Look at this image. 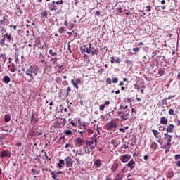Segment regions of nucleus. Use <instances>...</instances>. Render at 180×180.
Returning a JSON list of instances; mask_svg holds the SVG:
<instances>
[{"label": "nucleus", "instance_id": "nucleus-59", "mask_svg": "<svg viewBox=\"0 0 180 180\" xmlns=\"http://www.w3.org/2000/svg\"><path fill=\"white\" fill-rule=\"evenodd\" d=\"M75 83L77 84V85L81 84V79H76Z\"/></svg>", "mask_w": 180, "mask_h": 180}, {"label": "nucleus", "instance_id": "nucleus-35", "mask_svg": "<svg viewBox=\"0 0 180 180\" xmlns=\"http://www.w3.org/2000/svg\"><path fill=\"white\" fill-rule=\"evenodd\" d=\"M86 49H88V47L84 45L83 47L81 48L82 53H86Z\"/></svg>", "mask_w": 180, "mask_h": 180}, {"label": "nucleus", "instance_id": "nucleus-29", "mask_svg": "<svg viewBox=\"0 0 180 180\" xmlns=\"http://www.w3.org/2000/svg\"><path fill=\"white\" fill-rule=\"evenodd\" d=\"M64 134H65V136H70V134H72V131L69 129L65 130Z\"/></svg>", "mask_w": 180, "mask_h": 180}, {"label": "nucleus", "instance_id": "nucleus-11", "mask_svg": "<svg viewBox=\"0 0 180 180\" xmlns=\"http://www.w3.org/2000/svg\"><path fill=\"white\" fill-rule=\"evenodd\" d=\"M78 123L80 126V129H86V122H81V118H78Z\"/></svg>", "mask_w": 180, "mask_h": 180}, {"label": "nucleus", "instance_id": "nucleus-43", "mask_svg": "<svg viewBox=\"0 0 180 180\" xmlns=\"http://www.w3.org/2000/svg\"><path fill=\"white\" fill-rule=\"evenodd\" d=\"M58 32H59V33H64V32H65L64 27H60L58 30Z\"/></svg>", "mask_w": 180, "mask_h": 180}, {"label": "nucleus", "instance_id": "nucleus-2", "mask_svg": "<svg viewBox=\"0 0 180 180\" xmlns=\"http://www.w3.org/2000/svg\"><path fill=\"white\" fill-rule=\"evenodd\" d=\"M165 140L167 141V143L165 144V147H168L171 146V139H172V136L168 134V133L164 134Z\"/></svg>", "mask_w": 180, "mask_h": 180}, {"label": "nucleus", "instance_id": "nucleus-32", "mask_svg": "<svg viewBox=\"0 0 180 180\" xmlns=\"http://www.w3.org/2000/svg\"><path fill=\"white\" fill-rule=\"evenodd\" d=\"M91 46H92V44H89V46L86 49V53L88 54H91V51H92V49H91Z\"/></svg>", "mask_w": 180, "mask_h": 180}, {"label": "nucleus", "instance_id": "nucleus-64", "mask_svg": "<svg viewBox=\"0 0 180 180\" xmlns=\"http://www.w3.org/2000/svg\"><path fill=\"white\" fill-rule=\"evenodd\" d=\"M175 98V96H169L168 98H167V100H171L172 98Z\"/></svg>", "mask_w": 180, "mask_h": 180}, {"label": "nucleus", "instance_id": "nucleus-20", "mask_svg": "<svg viewBox=\"0 0 180 180\" xmlns=\"http://www.w3.org/2000/svg\"><path fill=\"white\" fill-rule=\"evenodd\" d=\"M38 122H39V119H36V117H34V114H32L31 123H37Z\"/></svg>", "mask_w": 180, "mask_h": 180}, {"label": "nucleus", "instance_id": "nucleus-36", "mask_svg": "<svg viewBox=\"0 0 180 180\" xmlns=\"http://www.w3.org/2000/svg\"><path fill=\"white\" fill-rule=\"evenodd\" d=\"M51 175H52V178H53V179H57L58 174H56L54 172H51Z\"/></svg>", "mask_w": 180, "mask_h": 180}, {"label": "nucleus", "instance_id": "nucleus-27", "mask_svg": "<svg viewBox=\"0 0 180 180\" xmlns=\"http://www.w3.org/2000/svg\"><path fill=\"white\" fill-rule=\"evenodd\" d=\"M49 53L50 56H52L53 57H57V53L56 52H53V49H50Z\"/></svg>", "mask_w": 180, "mask_h": 180}, {"label": "nucleus", "instance_id": "nucleus-5", "mask_svg": "<svg viewBox=\"0 0 180 180\" xmlns=\"http://www.w3.org/2000/svg\"><path fill=\"white\" fill-rule=\"evenodd\" d=\"M131 155L129 154H125L120 158V160L122 162L126 163V162H128L131 160Z\"/></svg>", "mask_w": 180, "mask_h": 180}, {"label": "nucleus", "instance_id": "nucleus-17", "mask_svg": "<svg viewBox=\"0 0 180 180\" xmlns=\"http://www.w3.org/2000/svg\"><path fill=\"white\" fill-rule=\"evenodd\" d=\"M94 165H96L98 167H101L102 165V162L101 161V159H96L94 161Z\"/></svg>", "mask_w": 180, "mask_h": 180}, {"label": "nucleus", "instance_id": "nucleus-23", "mask_svg": "<svg viewBox=\"0 0 180 180\" xmlns=\"http://www.w3.org/2000/svg\"><path fill=\"white\" fill-rule=\"evenodd\" d=\"M64 164H65V162H64V160H60L59 163H58V168H62Z\"/></svg>", "mask_w": 180, "mask_h": 180}, {"label": "nucleus", "instance_id": "nucleus-6", "mask_svg": "<svg viewBox=\"0 0 180 180\" xmlns=\"http://www.w3.org/2000/svg\"><path fill=\"white\" fill-rule=\"evenodd\" d=\"M75 143L78 147H81V146H84L85 144V141L80 137H77L75 139Z\"/></svg>", "mask_w": 180, "mask_h": 180}, {"label": "nucleus", "instance_id": "nucleus-49", "mask_svg": "<svg viewBox=\"0 0 180 180\" xmlns=\"http://www.w3.org/2000/svg\"><path fill=\"white\" fill-rule=\"evenodd\" d=\"M115 63L116 64H120V58H117V59H115Z\"/></svg>", "mask_w": 180, "mask_h": 180}, {"label": "nucleus", "instance_id": "nucleus-3", "mask_svg": "<svg viewBox=\"0 0 180 180\" xmlns=\"http://www.w3.org/2000/svg\"><path fill=\"white\" fill-rule=\"evenodd\" d=\"M65 162L67 168L70 167H72V165L74 164V162L72 161V158H71V156L67 157L65 159Z\"/></svg>", "mask_w": 180, "mask_h": 180}, {"label": "nucleus", "instance_id": "nucleus-53", "mask_svg": "<svg viewBox=\"0 0 180 180\" xmlns=\"http://www.w3.org/2000/svg\"><path fill=\"white\" fill-rule=\"evenodd\" d=\"M127 108H129V106L128 105H120V109H124V110H126V109H127Z\"/></svg>", "mask_w": 180, "mask_h": 180}, {"label": "nucleus", "instance_id": "nucleus-62", "mask_svg": "<svg viewBox=\"0 0 180 180\" xmlns=\"http://www.w3.org/2000/svg\"><path fill=\"white\" fill-rule=\"evenodd\" d=\"M174 158H175V160H180V155L179 154V155H176L174 156Z\"/></svg>", "mask_w": 180, "mask_h": 180}, {"label": "nucleus", "instance_id": "nucleus-39", "mask_svg": "<svg viewBox=\"0 0 180 180\" xmlns=\"http://www.w3.org/2000/svg\"><path fill=\"white\" fill-rule=\"evenodd\" d=\"M111 143L113 144L114 147H117L118 144L117 142H116V141L115 140H111Z\"/></svg>", "mask_w": 180, "mask_h": 180}, {"label": "nucleus", "instance_id": "nucleus-4", "mask_svg": "<svg viewBox=\"0 0 180 180\" xmlns=\"http://www.w3.org/2000/svg\"><path fill=\"white\" fill-rule=\"evenodd\" d=\"M129 116H130V110H127L122 113V115H121V121L123 122V120H127Z\"/></svg>", "mask_w": 180, "mask_h": 180}, {"label": "nucleus", "instance_id": "nucleus-28", "mask_svg": "<svg viewBox=\"0 0 180 180\" xmlns=\"http://www.w3.org/2000/svg\"><path fill=\"white\" fill-rule=\"evenodd\" d=\"M156 139H158V142L160 144V146L162 144V136L161 135L158 136Z\"/></svg>", "mask_w": 180, "mask_h": 180}, {"label": "nucleus", "instance_id": "nucleus-38", "mask_svg": "<svg viewBox=\"0 0 180 180\" xmlns=\"http://www.w3.org/2000/svg\"><path fill=\"white\" fill-rule=\"evenodd\" d=\"M125 63L127 65H133V62H131V60H126Z\"/></svg>", "mask_w": 180, "mask_h": 180}, {"label": "nucleus", "instance_id": "nucleus-60", "mask_svg": "<svg viewBox=\"0 0 180 180\" xmlns=\"http://www.w3.org/2000/svg\"><path fill=\"white\" fill-rule=\"evenodd\" d=\"M63 85L64 86L68 85V82H67L66 80L63 81Z\"/></svg>", "mask_w": 180, "mask_h": 180}, {"label": "nucleus", "instance_id": "nucleus-30", "mask_svg": "<svg viewBox=\"0 0 180 180\" xmlns=\"http://www.w3.org/2000/svg\"><path fill=\"white\" fill-rule=\"evenodd\" d=\"M152 132L153 133L155 137H156V138L158 137V135L160 134V133L158 132V130L153 129V130H152Z\"/></svg>", "mask_w": 180, "mask_h": 180}, {"label": "nucleus", "instance_id": "nucleus-14", "mask_svg": "<svg viewBox=\"0 0 180 180\" xmlns=\"http://www.w3.org/2000/svg\"><path fill=\"white\" fill-rule=\"evenodd\" d=\"M90 54H92V56H98V54H99V48L92 49Z\"/></svg>", "mask_w": 180, "mask_h": 180}, {"label": "nucleus", "instance_id": "nucleus-25", "mask_svg": "<svg viewBox=\"0 0 180 180\" xmlns=\"http://www.w3.org/2000/svg\"><path fill=\"white\" fill-rule=\"evenodd\" d=\"M158 147V145L155 142H152L150 143V148H153V150H155Z\"/></svg>", "mask_w": 180, "mask_h": 180}, {"label": "nucleus", "instance_id": "nucleus-31", "mask_svg": "<svg viewBox=\"0 0 180 180\" xmlns=\"http://www.w3.org/2000/svg\"><path fill=\"white\" fill-rule=\"evenodd\" d=\"M15 60L16 64H19V62H20V60H19V54H18V53L15 54Z\"/></svg>", "mask_w": 180, "mask_h": 180}, {"label": "nucleus", "instance_id": "nucleus-19", "mask_svg": "<svg viewBox=\"0 0 180 180\" xmlns=\"http://www.w3.org/2000/svg\"><path fill=\"white\" fill-rule=\"evenodd\" d=\"M160 123L161 124H167V123H168V119L166 118L165 117H162L160 119Z\"/></svg>", "mask_w": 180, "mask_h": 180}, {"label": "nucleus", "instance_id": "nucleus-26", "mask_svg": "<svg viewBox=\"0 0 180 180\" xmlns=\"http://www.w3.org/2000/svg\"><path fill=\"white\" fill-rule=\"evenodd\" d=\"M85 142H86V145L89 146H92L94 143V140H91V141L86 140Z\"/></svg>", "mask_w": 180, "mask_h": 180}, {"label": "nucleus", "instance_id": "nucleus-12", "mask_svg": "<svg viewBox=\"0 0 180 180\" xmlns=\"http://www.w3.org/2000/svg\"><path fill=\"white\" fill-rule=\"evenodd\" d=\"M6 60H8V58L6 57V54L5 53H1L0 55V61H2L4 64L6 62Z\"/></svg>", "mask_w": 180, "mask_h": 180}, {"label": "nucleus", "instance_id": "nucleus-22", "mask_svg": "<svg viewBox=\"0 0 180 180\" xmlns=\"http://www.w3.org/2000/svg\"><path fill=\"white\" fill-rule=\"evenodd\" d=\"M136 143H137V140L136 139V136H133L131 139V146H136Z\"/></svg>", "mask_w": 180, "mask_h": 180}, {"label": "nucleus", "instance_id": "nucleus-1", "mask_svg": "<svg viewBox=\"0 0 180 180\" xmlns=\"http://www.w3.org/2000/svg\"><path fill=\"white\" fill-rule=\"evenodd\" d=\"M39 66L32 65L29 68H27L25 71L26 75L30 77V79L28 80V82H33V79H34V76L39 74Z\"/></svg>", "mask_w": 180, "mask_h": 180}, {"label": "nucleus", "instance_id": "nucleus-40", "mask_svg": "<svg viewBox=\"0 0 180 180\" xmlns=\"http://www.w3.org/2000/svg\"><path fill=\"white\" fill-rule=\"evenodd\" d=\"M167 98H165V99L161 100L162 105H167Z\"/></svg>", "mask_w": 180, "mask_h": 180}, {"label": "nucleus", "instance_id": "nucleus-45", "mask_svg": "<svg viewBox=\"0 0 180 180\" xmlns=\"http://www.w3.org/2000/svg\"><path fill=\"white\" fill-rule=\"evenodd\" d=\"M106 84H108V85H110V84H112V79L110 78H107Z\"/></svg>", "mask_w": 180, "mask_h": 180}, {"label": "nucleus", "instance_id": "nucleus-56", "mask_svg": "<svg viewBox=\"0 0 180 180\" xmlns=\"http://www.w3.org/2000/svg\"><path fill=\"white\" fill-rule=\"evenodd\" d=\"M119 131H121V133H126V131L124 130V128H120Z\"/></svg>", "mask_w": 180, "mask_h": 180}, {"label": "nucleus", "instance_id": "nucleus-42", "mask_svg": "<svg viewBox=\"0 0 180 180\" xmlns=\"http://www.w3.org/2000/svg\"><path fill=\"white\" fill-rule=\"evenodd\" d=\"M118 81H119V79H117V77L112 78V83L113 84H117Z\"/></svg>", "mask_w": 180, "mask_h": 180}, {"label": "nucleus", "instance_id": "nucleus-46", "mask_svg": "<svg viewBox=\"0 0 180 180\" xmlns=\"http://www.w3.org/2000/svg\"><path fill=\"white\" fill-rule=\"evenodd\" d=\"M29 134L31 137H33V136H34V131L33 130H30L29 131Z\"/></svg>", "mask_w": 180, "mask_h": 180}, {"label": "nucleus", "instance_id": "nucleus-54", "mask_svg": "<svg viewBox=\"0 0 180 180\" xmlns=\"http://www.w3.org/2000/svg\"><path fill=\"white\" fill-rule=\"evenodd\" d=\"M70 92H71V87H68L67 96H68V95H70Z\"/></svg>", "mask_w": 180, "mask_h": 180}, {"label": "nucleus", "instance_id": "nucleus-15", "mask_svg": "<svg viewBox=\"0 0 180 180\" xmlns=\"http://www.w3.org/2000/svg\"><path fill=\"white\" fill-rule=\"evenodd\" d=\"M49 11H57V6L54 4H48Z\"/></svg>", "mask_w": 180, "mask_h": 180}, {"label": "nucleus", "instance_id": "nucleus-33", "mask_svg": "<svg viewBox=\"0 0 180 180\" xmlns=\"http://www.w3.org/2000/svg\"><path fill=\"white\" fill-rule=\"evenodd\" d=\"M169 115H170V116H174L175 115V111H174V109L170 108L169 110Z\"/></svg>", "mask_w": 180, "mask_h": 180}, {"label": "nucleus", "instance_id": "nucleus-16", "mask_svg": "<svg viewBox=\"0 0 180 180\" xmlns=\"http://www.w3.org/2000/svg\"><path fill=\"white\" fill-rule=\"evenodd\" d=\"M119 168V164L118 163H115L114 165H112V166L111 167V171H112L113 172H116V170Z\"/></svg>", "mask_w": 180, "mask_h": 180}, {"label": "nucleus", "instance_id": "nucleus-18", "mask_svg": "<svg viewBox=\"0 0 180 180\" xmlns=\"http://www.w3.org/2000/svg\"><path fill=\"white\" fill-rule=\"evenodd\" d=\"M3 82H4V84H9V82H11V77L8 76H4Z\"/></svg>", "mask_w": 180, "mask_h": 180}, {"label": "nucleus", "instance_id": "nucleus-24", "mask_svg": "<svg viewBox=\"0 0 180 180\" xmlns=\"http://www.w3.org/2000/svg\"><path fill=\"white\" fill-rule=\"evenodd\" d=\"M15 14L17 15V16H20V15H22V11L20 10V8H16Z\"/></svg>", "mask_w": 180, "mask_h": 180}, {"label": "nucleus", "instance_id": "nucleus-7", "mask_svg": "<svg viewBox=\"0 0 180 180\" xmlns=\"http://www.w3.org/2000/svg\"><path fill=\"white\" fill-rule=\"evenodd\" d=\"M0 157L4 158V157H7V158H11V152L9 150H3L1 152Z\"/></svg>", "mask_w": 180, "mask_h": 180}, {"label": "nucleus", "instance_id": "nucleus-63", "mask_svg": "<svg viewBox=\"0 0 180 180\" xmlns=\"http://www.w3.org/2000/svg\"><path fill=\"white\" fill-rule=\"evenodd\" d=\"M0 25H5V20H0Z\"/></svg>", "mask_w": 180, "mask_h": 180}, {"label": "nucleus", "instance_id": "nucleus-21", "mask_svg": "<svg viewBox=\"0 0 180 180\" xmlns=\"http://www.w3.org/2000/svg\"><path fill=\"white\" fill-rule=\"evenodd\" d=\"M4 122L8 123V122H11V115L6 114L4 117Z\"/></svg>", "mask_w": 180, "mask_h": 180}, {"label": "nucleus", "instance_id": "nucleus-51", "mask_svg": "<svg viewBox=\"0 0 180 180\" xmlns=\"http://www.w3.org/2000/svg\"><path fill=\"white\" fill-rule=\"evenodd\" d=\"M39 58L41 60H43V58H44V56L43 55V53H41V52L39 53Z\"/></svg>", "mask_w": 180, "mask_h": 180}, {"label": "nucleus", "instance_id": "nucleus-52", "mask_svg": "<svg viewBox=\"0 0 180 180\" xmlns=\"http://www.w3.org/2000/svg\"><path fill=\"white\" fill-rule=\"evenodd\" d=\"M75 155L76 157H78V155H84V153H79V151H76Z\"/></svg>", "mask_w": 180, "mask_h": 180}, {"label": "nucleus", "instance_id": "nucleus-10", "mask_svg": "<svg viewBox=\"0 0 180 180\" xmlns=\"http://www.w3.org/2000/svg\"><path fill=\"white\" fill-rule=\"evenodd\" d=\"M136 165V162L134 160H131L127 165L126 166L128 167V168H131V169H133Z\"/></svg>", "mask_w": 180, "mask_h": 180}, {"label": "nucleus", "instance_id": "nucleus-48", "mask_svg": "<svg viewBox=\"0 0 180 180\" xmlns=\"http://www.w3.org/2000/svg\"><path fill=\"white\" fill-rule=\"evenodd\" d=\"M31 171H32V174H35L37 175H39V172H37V170H36L34 169H32Z\"/></svg>", "mask_w": 180, "mask_h": 180}, {"label": "nucleus", "instance_id": "nucleus-47", "mask_svg": "<svg viewBox=\"0 0 180 180\" xmlns=\"http://www.w3.org/2000/svg\"><path fill=\"white\" fill-rule=\"evenodd\" d=\"M146 12H151V6H146Z\"/></svg>", "mask_w": 180, "mask_h": 180}, {"label": "nucleus", "instance_id": "nucleus-8", "mask_svg": "<svg viewBox=\"0 0 180 180\" xmlns=\"http://www.w3.org/2000/svg\"><path fill=\"white\" fill-rule=\"evenodd\" d=\"M117 124L115 121H110L108 124V130H112V129L116 128Z\"/></svg>", "mask_w": 180, "mask_h": 180}, {"label": "nucleus", "instance_id": "nucleus-50", "mask_svg": "<svg viewBox=\"0 0 180 180\" xmlns=\"http://www.w3.org/2000/svg\"><path fill=\"white\" fill-rule=\"evenodd\" d=\"M99 109H100V110H101V111L105 110V105H104V104L101 105Z\"/></svg>", "mask_w": 180, "mask_h": 180}, {"label": "nucleus", "instance_id": "nucleus-37", "mask_svg": "<svg viewBox=\"0 0 180 180\" xmlns=\"http://www.w3.org/2000/svg\"><path fill=\"white\" fill-rule=\"evenodd\" d=\"M57 57L56 58H52L51 60H50V62L51 63H53V64H56V63H57Z\"/></svg>", "mask_w": 180, "mask_h": 180}, {"label": "nucleus", "instance_id": "nucleus-9", "mask_svg": "<svg viewBox=\"0 0 180 180\" xmlns=\"http://www.w3.org/2000/svg\"><path fill=\"white\" fill-rule=\"evenodd\" d=\"M167 133H174V130H175V126L172 124H170L167 127Z\"/></svg>", "mask_w": 180, "mask_h": 180}, {"label": "nucleus", "instance_id": "nucleus-41", "mask_svg": "<svg viewBox=\"0 0 180 180\" xmlns=\"http://www.w3.org/2000/svg\"><path fill=\"white\" fill-rule=\"evenodd\" d=\"M5 37H4V39H2L1 41H0V44L1 46H5Z\"/></svg>", "mask_w": 180, "mask_h": 180}, {"label": "nucleus", "instance_id": "nucleus-44", "mask_svg": "<svg viewBox=\"0 0 180 180\" xmlns=\"http://www.w3.org/2000/svg\"><path fill=\"white\" fill-rule=\"evenodd\" d=\"M75 161L77 165H81V161L79 160V158H76Z\"/></svg>", "mask_w": 180, "mask_h": 180}, {"label": "nucleus", "instance_id": "nucleus-57", "mask_svg": "<svg viewBox=\"0 0 180 180\" xmlns=\"http://www.w3.org/2000/svg\"><path fill=\"white\" fill-rule=\"evenodd\" d=\"M73 86L75 87V88H76V89H78L79 87L78 86V84H77L76 82H75L73 84Z\"/></svg>", "mask_w": 180, "mask_h": 180}, {"label": "nucleus", "instance_id": "nucleus-34", "mask_svg": "<svg viewBox=\"0 0 180 180\" xmlns=\"http://www.w3.org/2000/svg\"><path fill=\"white\" fill-rule=\"evenodd\" d=\"M41 18H47V12L46 11H42L41 13Z\"/></svg>", "mask_w": 180, "mask_h": 180}, {"label": "nucleus", "instance_id": "nucleus-61", "mask_svg": "<svg viewBox=\"0 0 180 180\" xmlns=\"http://www.w3.org/2000/svg\"><path fill=\"white\" fill-rule=\"evenodd\" d=\"M8 18V15H5L3 16V20H4L5 22H6V19Z\"/></svg>", "mask_w": 180, "mask_h": 180}, {"label": "nucleus", "instance_id": "nucleus-55", "mask_svg": "<svg viewBox=\"0 0 180 180\" xmlns=\"http://www.w3.org/2000/svg\"><path fill=\"white\" fill-rule=\"evenodd\" d=\"M134 86L135 89H138V90L140 89V86L139 84H134Z\"/></svg>", "mask_w": 180, "mask_h": 180}, {"label": "nucleus", "instance_id": "nucleus-13", "mask_svg": "<svg viewBox=\"0 0 180 180\" xmlns=\"http://www.w3.org/2000/svg\"><path fill=\"white\" fill-rule=\"evenodd\" d=\"M4 39H7L8 43H11V41L13 40L12 39V35L11 34H8V33H6L4 34Z\"/></svg>", "mask_w": 180, "mask_h": 180}, {"label": "nucleus", "instance_id": "nucleus-58", "mask_svg": "<svg viewBox=\"0 0 180 180\" xmlns=\"http://www.w3.org/2000/svg\"><path fill=\"white\" fill-rule=\"evenodd\" d=\"M63 2L64 1L63 0H60V1L56 2V5H63Z\"/></svg>", "mask_w": 180, "mask_h": 180}]
</instances>
